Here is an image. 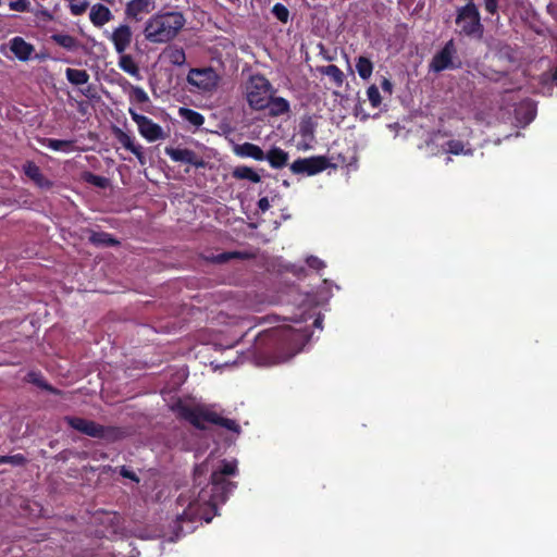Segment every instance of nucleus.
Masks as SVG:
<instances>
[{"instance_id": "5", "label": "nucleus", "mask_w": 557, "mask_h": 557, "mask_svg": "<svg viewBox=\"0 0 557 557\" xmlns=\"http://www.w3.org/2000/svg\"><path fill=\"white\" fill-rule=\"evenodd\" d=\"M456 24L461 35L481 39L484 33V26L481 23L480 12L473 2L457 9Z\"/></svg>"}, {"instance_id": "35", "label": "nucleus", "mask_w": 557, "mask_h": 557, "mask_svg": "<svg viewBox=\"0 0 557 557\" xmlns=\"http://www.w3.org/2000/svg\"><path fill=\"white\" fill-rule=\"evenodd\" d=\"M117 139L125 149H127L129 151L138 150L139 144H136L135 139L132 136H129L128 134H126L124 132H120L117 135Z\"/></svg>"}, {"instance_id": "2", "label": "nucleus", "mask_w": 557, "mask_h": 557, "mask_svg": "<svg viewBox=\"0 0 557 557\" xmlns=\"http://www.w3.org/2000/svg\"><path fill=\"white\" fill-rule=\"evenodd\" d=\"M185 23L183 13L178 11L159 12L146 21L143 34L151 44H166L177 36Z\"/></svg>"}, {"instance_id": "29", "label": "nucleus", "mask_w": 557, "mask_h": 557, "mask_svg": "<svg viewBox=\"0 0 557 557\" xmlns=\"http://www.w3.org/2000/svg\"><path fill=\"white\" fill-rule=\"evenodd\" d=\"M356 70L362 79H369L373 72V63L367 57H359L356 62Z\"/></svg>"}, {"instance_id": "20", "label": "nucleus", "mask_w": 557, "mask_h": 557, "mask_svg": "<svg viewBox=\"0 0 557 557\" xmlns=\"http://www.w3.org/2000/svg\"><path fill=\"white\" fill-rule=\"evenodd\" d=\"M50 39L67 51H76L81 48V42L77 38L65 33H54Z\"/></svg>"}, {"instance_id": "16", "label": "nucleus", "mask_w": 557, "mask_h": 557, "mask_svg": "<svg viewBox=\"0 0 557 557\" xmlns=\"http://www.w3.org/2000/svg\"><path fill=\"white\" fill-rule=\"evenodd\" d=\"M9 47L15 58L23 62L30 60L35 52V47L20 36L10 39Z\"/></svg>"}, {"instance_id": "6", "label": "nucleus", "mask_w": 557, "mask_h": 557, "mask_svg": "<svg viewBox=\"0 0 557 557\" xmlns=\"http://www.w3.org/2000/svg\"><path fill=\"white\" fill-rule=\"evenodd\" d=\"M272 85L262 75H251L245 85V97L253 110H263L269 104Z\"/></svg>"}, {"instance_id": "8", "label": "nucleus", "mask_w": 557, "mask_h": 557, "mask_svg": "<svg viewBox=\"0 0 557 557\" xmlns=\"http://www.w3.org/2000/svg\"><path fill=\"white\" fill-rule=\"evenodd\" d=\"M128 113L132 120L137 124L139 134L149 143H153L166 137L163 128L154 123L146 115L137 113L134 109L129 108Z\"/></svg>"}, {"instance_id": "27", "label": "nucleus", "mask_w": 557, "mask_h": 557, "mask_svg": "<svg viewBox=\"0 0 557 557\" xmlns=\"http://www.w3.org/2000/svg\"><path fill=\"white\" fill-rule=\"evenodd\" d=\"M66 79L75 86L85 85L89 81V74L85 70H76V69H66L65 70Z\"/></svg>"}, {"instance_id": "44", "label": "nucleus", "mask_w": 557, "mask_h": 557, "mask_svg": "<svg viewBox=\"0 0 557 557\" xmlns=\"http://www.w3.org/2000/svg\"><path fill=\"white\" fill-rule=\"evenodd\" d=\"M271 205L267 197H262L258 201V208L261 212H265L270 209Z\"/></svg>"}, {"instance_id": "4", "label": "nucleus", "mask_w": 557, "mask_h": 557, "mask_svg": "<svg viewBox=\"0 0 557 557\" xmlns=\"http://www.w3.org/2000/svg\"><path fill=\"white\" fill-rule=\"evenodd\" d=\"M292 320L295 326L284 325L275 331V336L281 339L282 350L287 351L286 356L281 357V361H287L296 354L300 352L311 337L309 329L302 326V322L307 320L306 318H293Z\"/></svg>"}, {"instance_id": "49", "label": "nucleus", "mask_w": 557, "mask_h": 557, "mask_svg": "<svg viewBox=\"0 0 557 557\" xmlns=\"http://www.w3.org/2000/svg\"><path fill=\"white\" fill-rule=\"evenodd\" d=\"M121 474L125 478L135 480V475L133 473H131L129 471H127L125 468L122 469Z\"/></svg>"}, {"instance_id": "11", "label": "nucleus", "mask_w": 557, "mask_h": 557, "mask_svg": "<svg viewBox=\"0 0 557 557\" xmlns=\"http://www.w3.org/2000/svg\"><path fill=\"white\" fill-rule=\"evenodd\" d=\"M237 460L223 459L219 462L216 468L212 471L211 478L214 484H221L222 490H227L228 492H233L236 488V483L231 482L225 479L226 475H236L237 474Z\"/></svg>"}, {"instance_id": "13", "label": "nucleus", "mask_w": 557, "mask_h": 557, "mask_svg": "<svg viewBox=\"0 0 557 557\" xmlns=\"http://www.w3.org/2000/svg\"><path fill=\"white\" fill-rule=\"evenodd\" d=\"M154 8V0H129L125 7V16L129 21L140 22Z\"/></svg>"}, {"instance_id": "15", "label": "nucleus", "mask_w": 557, "mask_h": 557, "mask_svg": "<svg viewBox=\"0 0 557 557\" xmlns=\"http://www.w3.org/2000/svg\"><path fill=\"white\" fill-rule=\"evenodd\" d=\"M164 152L174 162L191 164L196 168H202L205 165L203 160L199 158L197 153L190 149L166 147L164 149Z\"/></svg>"}, {"instance_id": "25", "label": "nucleus", "mask_w": 557, "mask_h": 557, "mask_svg": "<svg viewBox=\"0 0 557 557\" xmlns=\"http://www.w3.org/2000/svg\"><path fill=\"white\" fill-rule=\"evenodd\" d=\"M124 90L129 89V98L133 101L139 102V103H146L149 102L148 94L144 90V88L139 86H134L129 82L124 81V83L121 84Z\"/></svg>"}, {"instance_id": "36", "label": "nucleus", "mask_w": 557, "mask_h": 557, "mask_svg": "<svg viewBox=\"0 0 557 557\" xmlns=\"http://www.w3.org/2000/svg\"><path fill=\"white\" fill-rule=\"evenodd\" d=\"M25 462L26 458L22 454L0 456V465L10 463L13 466H22Z\"/></svg>"}, {"instance_id": "3", "label": "nucleus", "mask_w": 557, "mask_h": 557, "mask_svg": "<svg viewBox=\"0 0 557 557\" xmlns=\"http://www.w3.org/2000/svg\"><path fill=\"white\" fill-rule=\"evenodd\" d=\"M178 413L182 418L189 421L193 425L198 429H205L203 422H210L220 425L233 433L239 434V424L228 418L221 417L212 407L205 405L196 406H180Z\"/></svg>"}, {"instance_id": "24", "label": "nucleus", "mask_w": 557, "mask_h": 557, "mask_svg": "<svg viewBox=\"0 0 557 557\" xmlns=\"http://www.w3.org/2000/svg\"><path fill=\"white\" fill-rule=\"evenodd\" d=\"M516 117L519 123L527 125L531 123L535 117V108L530 101L522 102L516 109Z\"/></svg>"}, {"instance_id": "30", "label": "nucleus", "mask_w": 557, "mask_h": 557, "mask_svg": "<svg viewBox=\"0 0 557 557\" xmlns=\"http://www.w3.org/2000/svg\"><path fill=\"white\" fill-rule=\"evenodd\" d=\"M180 116L196 127L201 126L205 122V117L202 116V114L187 108L180 109Z\"/></svg>"}, {"instance_id": "28", "label": "nucleus", "mask_w": 557, "mask_h": 557, "mask_svg": "<svg viewBox=\"0 0 557 557\" xmlns=\"http://www.w3.org/2000/svg\"><path fill=\"white\" fill-rule=\"evenodd\" d=\"M233 176L237 180H248L252 183H259L261 181L260 175L253 169L246 165L236 166L233 170Z\"/></svg>"}, {"instance_id": "38", "label": "nucleus", "mask_w": 557, "mask_h": 557, "mask_svg": "<svg viewBox=\"0 0 557 557\" xmlns=\"http://www.w3.org/2000/svg\"><path fill=\"white\" fill-rule=\"evenodd\" d=\"M70 2H71V5H70L71 13L75 16L82 15L84 12H86V10L89 5L87 0H75V1H70Z\"/></svg>"}, {"instance_id": "39", "label": "nucleus", "mask_w": 557, "mask_h": 557, "mask_svg": "<svg viewBox=\"0 0 557 557\" xmlns=\"http://www.w3.org/2000/svg\"><path fill=\"white\" fill-rule=\"evenodd\" d=\"M272 13L275 15L277 20L281 22H287L289 12L285 5L282 3H275L272 8Z\"/></svg>"}, {"instance_id": "31", "label": "nucleus", "mask_w": 557, "mask_h": 557, "mask_svg": "<svg viewBox=\"0 0 557 557\" xmlns=\"http://www.w3.org/2000/svg\"><path fill=\"white\" fill-rule=\"evenodd\" d=\"M169 62L175 66H182L186 62V55L182 48L171 47L165 51Z\"/></svg>"}, {"instance_id": "9", "label": "nucleus", "mask_w": 557, "mask_h": 557, "mask_svg": "<svg viewBox=\"0 0 557 557\" xmlns=\"http://www.w3.org/2000/svg\"><path fill=\"white\" fill-rule=\"evenodd\" d=\"M460 62L457 60V49L453 39L448 40L438 51L430 63L433 72H442L448 69L459 67Z\"/></svg>"}, {"instance_id": "33", "label": "nucleus", "mask_w": 557, "mask_h": 557, "mask_svg": "<svg viewBox=\"0 0 557 557\" xmlns=\"http://www.w3.org/2000/svg\"><path fill=\"white\" fill-rule=\"evenodd\" d=\"M89 239L92 244L100 246H114L117 244V240L104 232H95L90 235Z\"/></svg>"}, {"instance_id": "47", "label": "nucleus", "mask_w": 557, "mask_h": 557, "mask_svg": "<svg viewBox=\"0 0 557 557\" xmlns=\"http://www.w3.org/2000/svg\"><path fill=\"white\" fill-rule=\"evenodd\" d=\"M322 322H323V319L321 315H318L314 321H313V325L319 329V330H322Z\"/></svg>"}, {"instance_id": "51", "label": "nucleus", "mask_w": 557, "mask_h": 557, "mask_svg": "<svg viewBox=\"0 0 557 557\" xmlns=\"http://www.w3.org/2000/svg\"><path fill=\"white\" fill-rule=\"evenodd\" d=\"M103 2H107L109 4H113L114 3V0H102Z\"/></svg>"}, {"instance_id": "10", "label": "nucleus", "mask_w": 557, "mask_h": 557, "mask_svg": "<svg viewBox=\"0 0 557 557\" xmlns=\"http://www.w3.org/2000/svg\"><path fill=\"white\" fill-rule=\"evenodd\" d=\"M66 423L74 430L96 438H109L114 430L78 417H66Z\"/></svg>"}, {"instance_id": "1", "label": "nucleus", "mask_w": 557, "mask_h": 557, "mask_svg": "<svg viewBox=\"0 0 557 557\" xmlns=\"http://www.w3.org/2000/svg\"><path fill=\"white\" fill-rule=\"evenodd\" d=\"M207 470V461L197 466L194 473L195 485L190 495L188 497L180 495L178 497V503L186 506V508L174 522L173 529L176 539L181 534L193 532L195 529L193 523L197 520H203L206 523L211 522L216 513L218 506L224 504L231 494L227 490H222L221 484H214L212 479L205 486H201Z\"/></svg>"}, {"instance_id": "14", "label": "nucleus", "mask_w": 557, "mask_h": 557, "mask_svg": "<svg viewBox=\"0 0 557 557\" xmlns=\"http://www.w3.org/2000/svg\"><path fill=\"white\" fill-rule=\"evenodd\" d=\"M114 46L117 54L125 52L133 40V33L127 24H121L113 29L108 37Z\"/></svg>"}, {"instance_id": "18", "label": "nucleus", "mask_w": 557, "mask_h": 557, "mask_svg": "<svg viewBox=\"0 0 557 557\" xmlns=\"http://www.w3.org/2000/svg\"><path fill=\"white\" fill-rule=\"evenodd\" d=\"M233 151L240 158H251L257 161H263L265 159L263 150L251 143L237 144L234 146Z\"/></svg>"}, {"instance_id": "46", "label": "nucleus", "mask_w": 557, "mask_h": 557, "mask_svg": "<svg viewBox=\"0 0 557 557\" xmlns=\"http://www.w3.org/2000/svg\"><path fill=\"white\" fill-rule=\"evenodd\" d=\"M382 88L384 91L392 92L393 84L388 79L384 78L382 82Z\"/></svg>"}, {"instance_id": "22", "label": "nucleus", "mask_w": 557, "mask_h": 557, "mask_svg": "<svg viewBox=\"0 0 557 557\" xmlns=\"http://www.w3.org/2000/svg\"><path fill=\"white\" fill-rule=\"evenodd\" d=\"M274 169H281L288 161V153L278 147H273L265 153V159Z\"/></svg>"}, {"instance_id": "19", "label": "nucleus", "mask_w": 557, "mask_h": 557, "mask_svg": "<svg viewBox=\"0 0 557 557\" xmlns=\"http://www.w3.org/2000/svg\"><path fill=\"white\" fill-rule=\"evenodd\" d=\"M113 18L110 9L101 3H96L90 8L89 20L96 27H102Z\"/></svg>"}, {"instance_id": "17", "label": "nucleus", "mask_w": 557, "mask_h": 557, "mask_svg": "<svg viewBox=\"0 0 557 557\" xmlns=\"http://www.w3.org/2000/svg\"><path fill=\"white\" fill-rule=\"evenodd\" d=\"M23 171L25 175L39 188L50 189L52 187L53 183L42 174L40 168L36 163L27 161L23 165Z\"/></svg>"}, {"instance_id": "45", "label": "nucleus", "mask_w": 557, "mask_h": 557, "mask_svg": "<svg viewBox=\"0 0 557 557\" xmlns=\"http://www.w3.org/2000/svg\"><path fill=\"white\" fill-rule=\"evenodd\" d=\"M132 153H134L138 161L140 162V164H145L146 163V158L144 156V151H143V146L141 145H138V150H135V151H131Z\"/></svg>"}, {"instance_id": "7", "label": "nucleus", "mask_w": 557, "mask_h": 557, "mask_svg": "<svg viewBox=\"0 0 557 557\" xmlns=\"http://www.w3.org/2000/svg\"><path fill=\"white\" fill-rule=\"evenodd\" d=\"M187 83L202 94H212L219 87L221 76L211 66L190 69Z\"/></svg>"}, {"instance_id": "43", "label": "nucleus", "mask_w": 557, "mask_h": 557, "mask_svg": "<svg viewBox=\"0 0 557 557\" xmlns=\"http://www.w3.org/2000/svg\"><path fill=\"white\" fill-rule=\"evenodd\" d=\"M485 10L494 15L497 13L498 0H484Z\"/></svg>"}, {"instance_id": "41", "label": "nucleus", "mask_w": 557, "mask_h": 557, "mask_svg": "<svg viewBox=\"0 0 557 557\" xmlns=\"http://www.w3.org/2000/svg\"><path fill=\"white\" fill-rule=\"evenodd\" d=\"M307 264L310 268L315 269V270H321V269L325 268L324 261H322L321 259H319L318 257H314V256H310L307 258Z\"/></svg>"}, {"instance_id": "50", "label": "nucleus", "mask_w": 557, "mask_h": 557, "mask_svg": "<svg viewBox=\"0 0 557 557\" xmlns=\"http://www.w3.org/2000/svg\"><path fill=\"white\" fill-rule=\"evenodd\" d=\"M102 181L103 178L100 176H92V182L98 186H102Z\"/></svg>"}, {"instance_id": "32", "label": "nucleus", "mask_w": 557, "mask_h": 557, "mask_svg": "<svg viewBox=\"0 0 557 557\" xmlns=\"http://www.w3.org/2000/svg\"><path fill=\"white\" fill-rule=\"evenodd\" d=\"M321 72L324 75L329 76L335 83L336 86L339 87L343 85L344 74L338 66L331 64V65L322 67Z\"/></svg>"}, {"instance_id": "42", "label": "nucleus", "mask_w": 557, "mask_h": 557, "mask_svg": "<svg viewBox=\"0 0 557 557\" xmlns=\"http://www.w3.org/2000/svg\"><path fill=\"white\" fill-rule=\"evenodd\" d=\"M32 381L37 384L38 386L49 391L50 393L58 394V392L49 384H47L45 381L38 377L37 374L32 373L30 374Z\"/></svg>"}, {"instance_id": "21", "label": "nucleus", "mask_w": 557, "mask_h": 557, "mask_svg": "<svg viewBox=\"0 0 557 557\" xmlns=\"http://www.w3.org/2000/svg\"><path fill=\"white\" fill-rule=\"evenodd\" d=\"M117 65L123 72L129 74L136 79H141L139 67L131 54H126L125 52L119 54Z\"/></svg>"}, {"instance_id": "23", "label": "nucleus", "mask_w": 557, "mask_h": 557, "mask_svg": "<svg viewBox=\"0 0 557 557\" xmlns=\"http://www.w3.org/2000/svg\"><path fill=\"white\" fill-rule=\"evenodd\" d=\"M267 108H269L272 116L286 114L290 110L289 102L285 98L272 96L269 98V104Z\"/></svg>"}, {"instance_id": "37", "label": "nucleus", "mask_w": 557, "mask_h": 557, "mask_svg": "<svg viewBox=\"0 0 557 557\" xmlns=\"http://www.w3.org/2000/svg\"><path fill=\"white\" fill-rule=\"evenodd\" d=\"M368 99L373 108H376L381 104L382 98L379 88L375 85H371L367 89Z\"/></svg>"}, {"instance_id": "48", "label": "nucleus", "mask_w": 557, "mask_h": 557, "mask_svg": "<svg viewBox=\"0 0 557 557\" xmlns=\"http://www.w3.org/2000/svg\"><path fill=\"white\" fill-rule=\"evenodd\" d=\"M301 134H302L304 136H307V135H308V136L312 137V135H313V131H312L311 128H309V127H302V128H301Z\"/></svg>"}, {"instance_id": "34", "label": "nucleus", "mask_w": 557, "mask_h": 557, "mask_svg": "<svg viewBox=\"0 0 557 557\" xmlns=\"http://www.w3.org/2000/svg\"><path fill=\"white\" fill-rule=\"evenodd\" d=\"M446 151L451 154H470V149H465V145L460 140H449L447 144Z\"/></svg>"}, {"instance_id": "52", "label": "nucleus", "mask_w": 557, "mask_h": 557, "mask_svg": "<svg viewBox=\"0 0 557 557\" xmlns=\"http://www.w3.org/2000/svg\"><path fill=\"white\" fill-rule=\"evenodd\" d=\"M468 2H473V0H467Z\"/></svg>"}, {"instance_id": "12", "label": "nucleus", "mask_w": 557, "mask_h": 557, "mask_svg": "<svg viewBox=\"0 0 557 557\" xmlns=\"http://www.w3.org/2000/svg\"><path fill=\"white\" fill-rule=\"evenodd\" d=\"M327 160L325 157L299 158L290 164V171L294 174L315 175L326 169Z\"/></svg>"}, {"instance_id": "40", "label": "nucleus", "mask_w": 557, "mask_h": 557, "mask_svg": "<svg viewBox=\"0 0 557 557\" xmlns=\"http://www.w3.org/2000/svg\"><path fill=\"white\" fill-rule=\"evenodd\" d=\"M29 7H30L29 0H11L9 2V8L12 11L27 12V11H29Z\"/></svg>"}, {"instance_id": "26", "label": "nucleus", "mask_w": 557, "mask_h": 557, "mask_svg": "<svg viewBox=\"0 0 557 557\" xmlns=\"http://www.w3.org/2000/svg\"><path fill=\"white\" fill-rule=\"evenodd\" d=\"M41 144L54 151L71 152L73 151V141L53 138H44Z\"/></svg>"}]
</instances>
